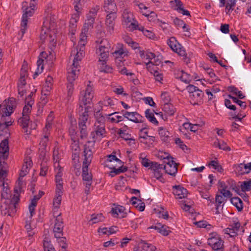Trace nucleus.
Wrapping results in <instances>:
<instances>
[{
	"label": "nucleus",
	"mask_w": 251,
	"mask_h": 251,
	"mask_svg": "<svg viewBox=\"0 0 251 251\" xmlns=\"http://www.w3.org/2000/svg\"><path fill=\"white\" fill-rule=\"evenodd\" d=\"M91 81H88L86 88L84 92H81V97L80 98V107L81 110H83L82 105H88L85 107V111L79 114L78 118V126H87L86 123L88 121V112L91 109V104L92 100L94 98V89L92 84H91Z\"/></svg>",
	"instance_id": "nucleus-1"
},
{
	"label": "nucleus",
	"mask_w": 251,
	"mask_h": 251,
	"mask_svg": "<svg viewBox=\"0 0 251 251\" xmlns=\"http://www.w3.org/2000/svg\"><path fill=\"white\" fill-rule=\"evenodd\" d=\"M84 159L83 161L82 177L85 185V193L88 194L90 192V188L92 182V175L88 173V166L91 162L93 157V152L89 147L84 146Z\"/></svg>",
	"instance_id": "nucleus-2"
},
{
	"label": "nucleus",
	"mask_w": 251,
	"mask_h": 251,
	"mask_svg": "<svg viewBox=\"0 0 251 251\" xmlns=\"http://www.w3.org/2000/svg\"><path fill=\"white\" fill-rule=\"evenodd\" d=\"M20 201L19 196H14L12 200L1 201L0 211L2 215L13 217L17 210V205Z\"/></svg>",
	"instance_id": "nucleus-3"
},
{
	"label": "nucleus",
	"mask_w": 251,
	"mask_h": 251,
	"mask_svg": "<svg viewBox=\"0 0 251 251\" xmlns=\"http://www.w3.org/2000/svg\"><path fill=\"white\" fill-rule=\"evenodd\" d=\"M122 24L128 28L130 30L137 29L138 26L137 22L134 20L133 14L128 9H125L123 14Z\"/></svg>",
	"instance_id": "nucleus-4"
},
{
	"label": "nucleus",
	"mask_w": 251,
	"mask_h": 251,
	"mask_svg": "<svg viewBox=\"0 0 251 251\" xmlns=\"http://www.w3.org/2000/svg\"><path fill=\"white\" fill-rule=\"evenodd\" d=\"M95 126V131L91 133L90 136L92 138L93 141H88V145H85L91 150L94 147L95 142L98 138H101L105 133V125H97Z\"/></svg>",
	"instance_id": "nucleus-5"
},
{
	"label": "nucleus",
	"mask_w": 251,
	"mask_h": 251,
	"mask_svg": "<svg viewBox=\"0 0 251 251\" xmlns=\"http://www.w3.org/2000/svg\"><path fill=\"white\" fill-rule=\"evenodd\" d=\"M22 9L24 12L22 16L21 22V29L20 30L22 35H23L25 32L28 16H31L34 12V8L32 5H30V7L23 4Z\"/></svg>",
	"instance_id": "nucleus-6"
},
{
	"label": "nucleus",
	"mask_w": 251,
	"mask_h": 251,
	"mask_svg": "<svg viewBox=\"0 0 251 251\" xmlns=\"http://www.w3.org/2000/svg\"><path fill=\"white\" fill-rule=\"evenodd\" d=\"M163 169L165 172L172 176H175L177 172V164L173 160V158L167 157L164 158Z\"/></svg>",
	"instance_id": "nucleus-7"
},
{
	"label": "nucleus",
	"mask_w": 251,
	"mask_h": 251,
	"mask_svg": "<svg viewBox=\"0 0 251 251\" xmlns=\"http://www.w3.org/2000/svg\"><path fill=\"white\" fill-rule=\"evenodd\" d=\"M127 54V50L124 48V45L121 44H118L116 50L112 53V55L115 59L116 62L119 63L118 67L121 66L120 63L122 62L124 57Z\"/></svg>",
	"instance_id": "nucleus-8"
},
{
	"label": "nucleus",
	"mask_w": 251,
	"mask_h": 251,
	"mask_svg": "<svg viewBox=\"0 0 251 251\" xmlns=\"http://www.w3.org/2000/svg\"><path fill=\"white\" fill-rule=\"evenodd\" d=\"M117 18V13H108L105 19V27L107 32L112 34L114 30L115 20Z\"/></svg>",
	"instance_id": "nucleus-9"
},
{
	"label": "nucleus",
	"mask_w": 251,
	"mask_h": 251,
	"mask_svg": "<svg viewBox=\"0 0 251 251\" xmlns=\"http://www.w3.org/2000/svg\"><path fill=\"white\" fill-rule=\"evenodd\" d=\"M63 222L60 216V214L56 217L55 222L53 228L54 237L56 238L61 237L63 235Z\"/></svg>",
	"instance_id": "nucleus-10"
},
{
	"label": "nucleus",
	"mask_w": 251,
	"mask_h": 251,
	"mask_svg": "<svg viewBox=\"0 0 251 251\" xmlns=\"http://www.w3.org/2000/svg\"><path fill=\"white\" fill-rule=\"evenodd\" d=\"M122 113L124 118H127L135 123L143 122V117L137 112H129L123 110H122Z\"/></svg>",
	"instance_id": "nucleus-11"
},
{
	"label": "nucleus",
	"mask_w": 251,
	"mask_h": 251,
	"mask_svg": "<svg viewBox=\"0 0 251 251\" xmlns=\"http://www.w3.org/2000/svg\"><path fill=\"white\" fill-rule=\"evenodd\" d=\"M8 140L7 139H5L0 143V160L6 159L8 156Z\"/></svg>",
	"instance_id": "nucleus-12"
},
{
	"label": "nucleus",
	"mask_w": 251,
	"mask_h": 251,
	"mask_svg": "<svg viewBox=\"0 0 251 251\" xmlns=\"http://www.w3.org/2000/svg\"><path fill=\"white\" fill-rule=\"evenodd\" d=\"M103 9L107 13L117 12V7L114 0H104Z\"/></svg>",
	"instance_id": "nucleus-13"
},
{
	"label": "nucleus",
	"mask_w": 251,
	"mask_h": 251,
	"mask_svg": "<svg viewBox=\"0 0 251 251\" xmlns=\"http://www.w3.org/2000/svg\"><path fill=\"white\" fill-rule=\"evenodd\" d=\"M173 193L176 199H182L187 196V190L179 185H176L173 186Z\"/></svg>",
	"instance_id": "nucleus-14"
},
{
	"label": "nucleus",
	"mask_w": 251,
	"mask_h": 251,
	"mask_svg": "<svg viewBox=\"0 0 251 251\" xmlns=\"http://www.w3.org/2000/svg\"><path fill=\"white\" fill-rule=\"evenodd\" d=\"M79 68H76L74 66H72L68 70L67 79L70 83L72 82L77 78L79 72Z\"/></svg>",
	"instance_id": "nucleus-15"
},
{
	"label": "nucleus",
	"mask_w": 251,
	"mask_h": 251,
	"mask_svg": "<svg viewBox=\"0 0 251 251\" xmlns=\"http://www.w3.org/2000/svg\"><path fill=\"white\" fill-rule=\"evenodd\" d=\"M29 120V116L23 115L22 117L19 118L18 121L20 126L25 130L24 132L26 134H30V131L27 129Z\"/></svg>",
	"instance_id": "nucleus-16"
},
{
	"label": "nucleus",
	"mask_w": 251,
	"mask_h": 251,
	"mask_svg": "<svg viewBox=\"0 0 251 251\" xmlns=\"http://www.w3.org/2000/svg\"><path fill=\"white\" fill-rule=\"evenodd\" d=\"M203 96V93L200 90L196 91L193 94L190 95V102L193 105L198 104L201 101Z\"/></svg>",
	"instance_id": "nucleus-17"
},
{
	"label": "nucleus",
	"mask_w": 251,
	"mask_h": 251,
	"mask_svg": "<svg viewBox=\"0 0 251 251\" xmlns=\"http://www.w3.org/2000/svg\"><path fill=\"white\" fill-rule=\"evenodd\" d=\"M151 228H154L157 230L158 232L164 236H167L171 231L169 229V227L163 225L161 223H157L155 226H152Z\"/></svg>",
	"instance_id": "nucleus-18"
},
{
	"label": "nucleus",
	"mask_w": 251,
	"mask_h": 251,
	"mask_svg": "<svg viewBox=\"0 0 251 251\" xmlns=\"http://www.w3.org/2000/svg\"><path fill=\"white\" fill-rule=\"evenodd\" d=\"M125 208L122 206L118 205L116 207H113L111 210L112 214L115 217H118L119 214H121L120 218H124L126 216V213L124 212Z\"/></svg>",
	"instance_id": "nucleus-19"
},
{
	"label": "nucleus",
	"mask_w": 251,
	"mask_h": 251,
	"mask_svg": "<svg viewBox=\"0 0 251 251\" xmlns=\"http://www.w3.org/2000/svg\"><path fill=\"white\" fill-rule=\"evenodd\" d=\"M109 120L112 123H118L121 121H122L124 119V117L123 116V114L122 113V111L121 113L120 112H114L113 113L108 114Z\"/></svg>",
	"instance_id": "nucleus-20"
},
{
	"label": "nucleus",
	"mask_w": 251,
	"mask_h": 251,
	"mask_svg": "<svg viewBox=\"0 0 251 251\" xmlns=\"http://www.w3.org/2000/svg\"><path fill=\"white\" fill-rule=\"evenodd\" d=\"M97 53H99V61L100 63V65H105L106 64L109 55V50L106 51L103 50L101 51H98L97 50Z\"/></svg>",
	"instance_id": "nucleus-21"
},
{
	"label": "nucleus",
	"mask_w": 251,
	"mask_h": 251,
	"mask_svg": "<svg viewBox=\"0 0 251 251\" xmlns=\"http://www.w3.org/2000/svg\"><path fill=\"white\" fill-rule=\"evenodd\" d=\"M84 52L83 51V50H81V49H79V51L76 52L75 54V56L74 57L73 60V63L72 64L73 66H74L76 68H79V61H80L82 58L84 56Z\"/></svg>",
	"instance_id": "nucleus-22"
},
{
	"label": "nucleus",
	"mask_w": 251,
	"mask_h": 251,
	"mask_svg": "<svg viewBox=\"0 0 251 251\" xmlns=\"http://www.w3.org/2000/svg\"><path fill=\"white\" fill-rule=\"evenodd\" d=\"M163 110L166 116H173L176 112V109L174 105L170 103H164L163 107Z\"/></svg>",
	"instance_id": "nucleus-23"
},
{
	"label": "nucleus",
	"mask_w": 251,
	"mask_h": 251,
	"mask_svg": "<svg viewBox=\"0 0 251 251\" xmlns=\"http://www.w3.org/2000/svg\"><path fill=\"white\" fill-rule=\"evenodd\" d=\"M105 218L102 214H93L91 215V218L89 221V223L91 225L98 223L104 221Z\"/></svg>",
	"instance_id": "nucleus-24"
},
{
	"label": "nucleus",
	"mask_w": 251,
	"mask_h": 251,
	"mask_svg": "<svg viewBox=\"0 0 251 251\" xmlns=\"http://www.w3.org/2000/svg\"><path fill=\"white\" fill-rule=\"evenodd\" d=\"M111 48L110 44L108 40L106 39H103L100 40L99 43V47L97 50L98 51L101 50H109Z\"/></svg>",
	"instance_id": "nucleus-25"
},
{
	"label": "nucleus",
	"mask_w": 251,
	"mask_h": 251,
	"mask_svg": "<svg viewBox=\"0 0 251 251\" xmlns=\"http://www.w3.org/2000/svg\"><path fill=\"white\" fill-rule=\"evenodd\" d=\"M230 201L239 211H241L243 210V201L240 198L237 197L231 198L230 199Z\"/></svg>",
	"instance_id": "nucleus-26"
},
{
	"label": "nucleus",
	"mask_w": 251,
	"mask_h": 251,
	"mask_svg": "<svg viewBox=\"0 0 251 251\" xmlns=\"http://www.w3.org/2000/svg\"><path fill=\"white\" fill-rule=\"evenodd\" d=\"M2 187V190L1 192V201H4L6 200H11L9 198L11 195L8 184L6 183V185Z\"/></svg>",
	"instance_id": "nucleus-27"
},
{
	"label": "nucleus",
	"mask_w": 251,
	"mask_h": 251,
	"mask_svg": "<svg viewBox=\"0 0 251 251\" xmlns=\"http://www.w3.org/2000/svg\"><path fill=\"white\" fill-rule=\"evenodd\" d=\"M167 44L170 48L174 51L177 52L178 50V47L180 45L177 42L176 38L171 37L167 41Z\"/></svg>",
	"instance_id": "nucleus-28"
},
{
	"label": "nucleus",
	"mask_w": 251,
	"mask_h": 251,
	"mask_svg": "<svg viewBox=\"0 0 251 251\" xmlns=\"http://www.w3.org/2000/svg\"><path fill=\"white\" fill-rule=\"evenodd\" d=\"M52 77L48 76L46 79L45 83L44 86V88L42 89V93H44L45 92H47L48 93L50 92V91L51 89V87L52 85Z\"/></svg>",
	"instance_id": "nucleus-29"
},
{
	"label": "nucleus",
	"mask_w": 251,
	"mask_h": 251,
	"mask_svg": "<svg viewBox=\"0 0 251 251\" xmlns=\"http://www.w3.org/2000/svg\"><path fill=\"white\" fill-rule=\"evenodd\" d=\"M146 117L152 124L158 125V122L155 118L154 114L151 112L150 109H147L145 111Z\"/></svg>",
	"instance_id": "nucleus-30"
},
{
	"label": "nucleus",
	"mask_w": 251,
	"mask_h": 251,
	"mask_svg": "<svg viewBox=\"0 0 251 251\" xmlns=\"http://www.w3.org/2000/svg\"><path fill=\"white\" fill-rule=\"evenodd\" d=\"M159 134L163 141H167L170 136V132L163 127H160L158 129Z\"/></svg>",
	"instance_id": "nucleus-31"
},
{
	"label": "nucleus",
	"mask_w": 251,
	"mask_h": 251,
	"mask_svg": "<svg viewBox=\"0 0 251 251\" xmlns=\"http://www.w3.org/2000/svg\"><path fill=\"white\" fill-rule=\"evenodd\" d=\"M33 103V100H30V101H28L27 103H25V106L23 108V115L29 116V114L31 112L32 105Z\"/></svg>",
	"instance_id": "nucleus-32"
},
{
	"label": "nucleus",
	"mask_w": 251,
	"mask_h": 251,
	"mask_svg": "<svg viewBox=\"0 0 251 251\" xmlns=\"http://www.w3.org/2000/svg\"><path fill=\"white\" fill-rule=\"evenodd\" d=\"M96 118V121L94 126L105 125V118L103 116H101L100 111H98L94 114Z\"/></svg>",
	"instance_id": "nucleus-33"
},
{
	"label": "nucleus",
	"mask_w": 251,
	"mask_h": 251,
	"mask_svg": "<svg viewBox=\"0 0 251 251\" xmlns=\"http://www.w3.org/2000/svg\"><path fill=\"white\" fill-rule=\"evenodd\" d=\"M112 171L110 172V175L112 177L114 176V175H112L113 173L115 175L120 174L121 173L126 172L127 170V167L125 166L122 165L119 168L116 169L115 167L112 168Z\"/></svg>",
	"instance_id": "nucleus-34"
},
{
	"label": "nucleus",
	"mask_w": 251,
	"mask_h": 251,
	"mask_svg": "<svg viewBox=\"0 0 251 251\" xmlns=\"http://www.w3.org/2000/svg\"><path fill=\"white\" fill-rule=\"evenodd\" d=\"M139 54L142 58L148 59L149 61H151L152 59L155 58V54L151 52H148L145 54L143 50H139Z\"/></svg>",
	"instance_id": "nucleus-35"
},
{
	"label": "nucleus",
	"mask_w": 251,
	"mask_h": 251,
	"mask_svg": "<svg viewBox=\"0 0 251 251\" xmlns=\"http://www.w3.org/2000/svg\"><path fill=\"white\" fill-rule=\"evenodd\" d=\"M241 189L243 192L249 191L251 190V179L241 183Z\"/></svg>",
	"instance_id": "nucleus-36"
},
{
	"label": "nucleus",
	"mask_w": 251,
	"mask_h": 251,
	"mask_svg": "<svg viewBox=\"0 0 251 251\" xmlns=\"http://www.w3.org/2000/svg\"><path fill=\"white\" fill-rule=\"evenodd\" d=\"M147 69L151 72V73L154 74L155 72H158V68L156 65L153 64L152 61H149L148 62L146 63Z\"/></svg>",
	"instance_id": "nucleus-37"
},
{
	"label": "nucleus",
	"mask_w": 251,
	"mask_h": 251,
	"mask_svg": "<svg viewBox=\"0 0 251 251\" xmlns=\"http://www.w3.org/2000/svg\"><path fill=\"white\" fill-rule=\"evenodd\" d=\"M8 165L7 163L3 160L2 161L0 160V176H5L7 174L8 172Z\"/></svg>",
	"instance_id": "nucleus-38"
},
{
	"label": "nucleus",
	"mask_w": 251,
	"mask_h": 251,
	"mask_svg": "<svg viewBox=\"0 0 251 251\" xmlns=\"http://www.w3.org/2000/svg\"><path fill=\"white\" fill-rule=\"evenodd\" d=\"M78 128L80 131V137L81 139L86 138L88 135L87 126H78Z\"/></svg>",
	"instance_id": "nucleus-39"
},
{
	"label": "nucleus",
	"mask_w": 251,
	"mask_h": 251,
	"mask_svg": "<svg viewBox=\"0 0 251 251\" xmlns=\"http://www.w3.org/2000/svg\"><path fill=\"white\" fill-rule=\"evenodd\" d=\"M15 107V100L13 98H9L6 106V110H9L12 112H13V110Z\"/></svg>",
	"instance_id": "nucleus-40"
},
{
	"label": "nucleus",
	"mask_w": 251,
	"mask_h": 251,
	"mask_svg": "<svg viewBox=\"0 0 251 251\" xmlns=\"http://www.w3.org/2000/svg\"><path fill=\"white\" fill-rule=\"evenodd\" d=\"M48 170V165L46 161L42 162L41 163V169L40 175L45 176Z\"/></svg>",
	"instance_id": "nucleus-41"
},
{
	"label": "nucleus",
	"mask_w": 251,
	"mask_h": 251,
	"mask_svg": "<svg viewBox=\"0 0 251 251\" xmlns=\"http://www.w3.org/2000/svg\"><path fill=\"white\" fill-rule=\"evenodd\" d=\"M209 166H212L213 168L216 170L217 171L222 173L223 171V169L222 166L219 164L218 162L212 160L209 162L208 164Z\"/></svg>",
	"instance_id": "nucleus-42"
},
{
	"label": "nucleus",
	"mask_w": 251,
	"mask_h": 251,
	"mask_svg": "<svg viewBox=\"0 0 251 251\" xmlns=\"http://www.w3.org/2000/svg\"><path fill=\"white\" fill-rule=\"evenodd\" d=\"M48 141V135L46 134L44 135V137L41 139L40 141V145L41 148L39 149V150H46V148Z\"/></svg>",
	"instance_id": "nucleus-43"
},
{
	"label": "nucleus",
	"mask_w": 251,
	"mask_h": 251,
	"mask_svg": "<svg viewBox=\"0 0 251 251\" xmlns=\"http://www.w3.org/2000/svg\"><path fill=\"white\" fill-rule=\"evenodd\" d=\"M43 247L44 251H49V250H55L53 247L52 245L51 244L50 241H48V239L46 238L43 241Z\"/></svg>",
	"instance_id": "nucleus-44"
},
{
	"label": "nucleus",
	"mask_w": 251,
	"mask_h": 251,
	"mask_svg": "<svg viewBox=\"0 0 251 251\" xmlns=\"http://www.w3.org/2000/svg\"><path fill=\"white\" fill-rule=\"evenodd\" d=\"M213 250L217 251H223V242L220 239L214 246L211 247Z\"/></svg>",
	"instance_id": "nucleus-45"
},
{
	"label": "nucleus",
	"mask_w": 251,
	"mask_h": 251,
	"mask_svg": "<svg viewBox=\"0 0 251 251\" xmlns=\"http://www.w3.org/2000/svg\"><path fill=\"white\" fill-rule=\"evenodd\" d=\"M217 146L220 149L228 151L230 150V147L223 141H220L219 140H217Z\"/></svg>",
	"instance_id": "nucleus-46"
},
{
	"label": "nucleus",
	"mask_w": 251,
	"mask_h": 251,
	"mask_svg": "<svg viewBox=\"0 0 251 251\" xmlns=\"http://www.w3.org/2000/svg\"><path fill=\"white\" fill-rule=\"evenodd\" d=\"M236 4V0H227L226 5V9L229 12L230 10L232 11Z\"/></svg>",
	"instance_id": "nucleus-47"
},
{
	"label": "nucleus",
	"mask_w": 251,
	"mask_h": 251,
	"mask_svg": "<svg viewBox=\"0 0 251 251\" xmlns=\"http://www.w3.org/2000/svg\"><path fill=\"white\" fill-rule=\"evenodd\" d=\"M228 97L229 98L231 99L233 102L237 103L243 109H245L246 107V105L245 104V102H243L240 100H239L237 98L232 96L231 95H228Z\"/></svg>",
	"instance_id": "nucleus-48"
},
{
	"label": "nucleus",
	"mask_w": 251,
	"mask_h": 251,
	"mask_svg": "<svg viewBox=\"0 0 251 251\" xmlns=\"http://www.w3.org/2000/svg\"><path fill=\"white\" fill-rule=\"evenodd\" d=\"M141 12L143 13V15L148 17L150 21H153L154 19L156 17V14L154 12H150L149 11H148L144 12L142 11Z\"/></svg>",
	"instance_id": "nucleus-49"
},
{
	"label": "nucleus",
	"mask_w": 251,
	"mask_h": 251,
	"mask_svg": "<svg viewBox=\"0 0 251 251\" xmlns=\"http://www.w3.org/2000/svg\"><path fill=\"white\" fill-rule=\"evenodd\" d=\"M246 164L243 163L238 164L236 167V169L240 175L248 174L247 170H244V165Z\"/></svg>",
	"instance_id": "nucleus-50"
},
{
	"label": "nucleus",
	"mask_w": 251,
	"mask_h": 251,
	"mask_svg": "<svg viewBox=\"0 0 251 251\" xmlns=\"http://www.w3.org/2000/svg\"><path fill=\"white\" fill-rule=\"evenodd\" d=\"M182 75L180 76V79L186 83H188L190 80V75L183 71H181Z\"/></svg>",
	"instance_id": "nucleus-51"
},
{
	"label": "nucleus",
	"mask_w": 251,
	"mask_h": 251,
	"mask_svg": "<svg viewBox=\"0 0 251 251\" xmlns=\"http://www.w3.org/2000/svg\"><path fill=\"white\" fill-rule=\"evenodd\" d=\"M224 231L225 234L229 235L231 237H233L237 235V231L234 230H233V228H231V227L226 228L225 229Z\"/></svg>",
	"instance_id": "nucleus-52"
},
{
	"label": "nucleus",
	"mask_w": 251,
	"mask_h": 251,
	"mask_svg": "<svg viewBox=\"0 0 251 251\" xmlns=\"http://www.w3.org/2000/svg\"><path fill=\"white\" fill-rule=\"evenodd\" d=\"M224 199L223 197L220 195L217 194L215 198V203L216 206V209L218 210V207L223 202Z\"/></svg>",
	"instance_id": "nucleus-53"
},
{
	"label": "nucleus",
	"mask_w": 251,
	"mask_h": 251,
	"mask_svg": "<svg viewBox=\"0 0 251 251\" xmlns=\"http://www.w3.org/2000/svg\"><path fill=\"white\" fill-rule=\"evenodd\" d=\"M61 196L62 195H56V197L54 199L53 201V205L55 208H59L61 201Z\"/></svg>",
	"instance_id": "nucleus-54"
},
{
	"label": "nucleus",
	"mask_w": 251,
	"mask_h": 251,
	"mask_svg": "<svg viewBox=\"0 0 251 251\" xmlns=\"http://www.w3.org/2000/svg\"><path fill=\"white\" fill-rule=\"evenodd\" d=\"M27 64L25 61H24L21 69V75H22V77H26L27 76Z\"/></svg>",
	"instance_id": "nucleus-55"
},
{
	"label": "nucleus",
	"mask_w": 251,
	"mask_h": 251,
	"mask_svg": "<svg viewBox=\"0 0 251 251\" xmlns=\"http://www.w3.org/2000/svg\"><path fill=\"white\" fill-rule=\"evenodd\" d=\"M221 238L218 236H214L209 238L208 239V245L210 247L214 246L216 242H218Z\"/></svg>",
	"instance_id": "nucleus-56"
},
{
	"label": "nucleus",
	"mask_w": 251,
	"mask_h": 251,
	"mask_svg": "<svg viewBox=\"0 0 251 251\" xmlns=\"http://www.w3.org/2000/svg\"><path fill=\"white\" fill-rule=\"evenodd\" d=\"M96 16H94L93 14H91L90 13H89L87 14V20L86 21V22L88 23V25H93L94 23L95 19L96 18Z\"/></svg>",
	"instance_id": "nucleus-57"
},
{
	"label": "nucleus",
	"mask_w": 251,
	"mask_h": 251,
	"mask_svg": "<svg viewBox=\"0 0 251 251\" xmlns=\"http://www.w3.org/2000/svg\"><path fill=\"white\" fill-rule=\"evenodd\" d=\"M174 23L178 27H182L183 28L186 27V24L184 23V22L182 20L177 18H176L174 20Z\"/></svg>",
	"instance_id": "nucleus-58"
},
{
	"label": "nucleus",
	"mask_w": 251,
	"mask_h": 251,
	"mask_svg": "<svg viewBox=\"0 0 251 251\" xmlns=\"http://www.w3.org/2000/svg\"><path fill=\"white\" fill-rule=\"evenodd\" d=\"M51 36L50 35L48 36L46 32H44L43 33V30L42 31L41 35H40V40L42 41V43H44L45 42V41L47 40L48 41H49L50 42H51Z\"/></svg>",
	"instance_id": "nucleus-59"
},
{
	"label": "nucleus",
	"mask_w": 251,
	"mask_h": 251,
	"mask_svg": "<svg viewBox=\"0 0 251 251\" xmlns=\"http://www.w3.org/2000/svg\"><path fill=\"white\" fill-rule=\"evenodd\" d=\"M175 143L178 145L179 148L183 151L185 149H188L187 146L183 144V141L179 138H177L175 139Z\"/></svg>",
	"instance_id": "nucleus-60"
},
{
	"label": "nucleus",
	"mask_w": 251,
	"mask_h": 251,
	"mask_svg": "<svg viewBox=\"0 0 251 251\" xmlns=\"http://www.w3.org/2000/svg\"><path fill=\"white\" fill-rule=\"evenodd\" d=\"M143 251H147L149 249L150 244L141 240L138 244Z\"/></svg>",
	"instance_id": "nucleus-61"
},
{
	"label": "nucleus",
	"mask_w": 251,
	"mask_h": 251,
	"mask_svg": "<svg viewBox=\"0 0 251 251\" xmlns=\"http://www.w3.org/2000/svg\"><path fill=\"white\" fill-rule=\"evenodd\" d=\"M113 160H115L116 162H118L120 165H122L123 163V162L120 159L117 158L116 155L113 154L108 155L107 161L111 162Z\"/></svg>",
	"instance_id": "nucleus-62"
},
{
	"label": "nucleus",
	"mask_w": 251,
	"mask_h": 251,
	"mask_svg": "<svg viewBox=\"0 0 251 251\" xmlns=\"http://www.w3.org/2000/svg\"><path fill=\"white\" fill-rule=\"evenodd\" d=\"M219 191L224 197L231 198L232 194L229 190L226 189H219Z\"/></svg>",
	"instance_id": "nucleus-63"
},
{
	"label": "nucleus",
	"mask_w": 251,
	"mask_h": 251,
	"mask_svg": "<svg viewBox=\"0 0 251 251\" xmlns=\"http://www.w3.org/2000/svg\"><path fill=\"white\" fill-rule=\"evenodd\" d=\"M225 105L228 109L230 110H235L236 109V106L234 105L231 104V102L228 99H225Z\"/></svg>",
	"instance_id": "nucleus-64"
}]
</instances>
